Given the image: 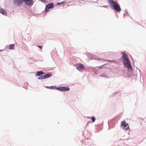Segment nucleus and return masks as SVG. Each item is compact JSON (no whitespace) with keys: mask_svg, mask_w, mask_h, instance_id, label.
<instances>
[{"mask_svg":"<svg viewBox=\"0 0 146 146\" xmlns=\"http://www.w3.org/2000/svg\"><path fill=\"white\" fill-rule=\"evenodd\" d=\"M121 53L122 55L121 58L119 59V60H121V58L122 59L124 67H126L127 68L128 72V73L130 74V75H128V73H127V76L128 78H131L132 80H133V79L135 80V79H137V76L136 75L137 74L135 73L134 75H132V74L133 73L132 68L130 61L128 58L125 52H121Z\"/></svg>","mask_w":146,"mask_h":146,"instance_id":"obj_1","label":"nucleus"},{"mask_svg":"<svg viewBox=\"0 0 146 146\" xmlns=\"http://www.w3.org/2000/svg\"><path fill=\"white\" fill-rule=\"evenodd\" d=\"M108 1L110 6L113 7L114 9H121L118 4L114 0H108Z\"/></svg>","mask_w":146,"mask_h":146,"instance_id":"obj_2","label":"nucleus"},{"mask_svg":"<svg viewBox=\"0 0 146 146\" xmlns=\"http://www.w3.org/2000/svg\"><path fill=\"white\" fill-rule=\"evenodd\" d=\"M121 125L123 129L125 130L126 131L127 130L129 131L127 132V133L129 134L130 129L128 123H126L125 121L124 120L121 122Z\"/></svg>","mask_w":146,"mask_h":146,"instance_id":"obj_3","label":"nucleus"},{"mask_svg":"<svg viewBox=\"0 0 146 146\" xmlns=\"http://www.w3.org/2000/svg\"><path fill=\"white\" fill-rule=\"evenodd\" d=\"M74 66L76 67V69L79 71L84 70L85 69L84 65L80 63H78L75 64Z\"/></svg>","mask_w":146,"mask_h":146,"instance_id":"obj_4","label":"nucleus"},{"mask_svg":"<svg viewBox=\"0 0 146 146\" xmlns=\"http://www.w3.org/2000/svg\"><path fill=\"white\" fill-rule=\"evenodd\" d=\"M32 10H24V11L22 12V14L27 17L28 18H29L33 14Z\"/></svg>","mask_w":146,"mask_h":146,"instance_id":"obj_5","label":"nucleus"},{"mask_svg":"<svg viewBox=\"0 0 146 146\" xmlns=\"http://www.w3.org/2000/svg\"><path fill=\"white\" fill-rule=\"evenodd\" d=\"M10 12L8 11L7 12L5 10H0V13L4 15L7 16H11V15L13 14L12 12H13V10H10Z\"/></svg>","mask_w":146,"mask_h":146,"instance_id":"obj_6","label":"nucleus"},{"mask_svg":"<svg viewBox=\"0 0 146 146\" xmlns=\"http://www.w3.org/2000/svg\"><path fill=\"white\" fill-rule=\"evenodd\" d=\"M70 89L68 87L60 86L57 87V90L60 91H68Z\"/></svg>","mask_w":146,"mask_h":146,"instance_id":"obj_7","label":"nucleus"},{"mask_svg":"<svg viewBox=\"0 0 146 146\" xmlns=\"http://www.w3.org/2000/svg\"><path fill=\"white\" fill-rule=\"evenodd\" d=\"M23 0H13L14 4L16 6L20 5L23 3Z\"/></svg>","mask_w":146,"mask_h":146,"instance_id":"obj_8","label":"nucleus"},{"mask_svg":"<svg viewBox=\"0 0 146 146\" xmlns=\"http://www.w3.org/2000/svg\"><path fill=\"white\" fill-rule=\"evenodd\" d=\"M88 56L90 57L91 59H96V60H102L103 59V58H97L96 57V56L95 55H92L90 53H89V54Z\"/></svg>","mask_w":146,"mask_h":146,"instance_id":"obj_9","label":"nucleus"},{"mask_svg":"<svg viewBox=\"0 0 146 146\" xmlns=\"http://www.w3.org/2000/svg\"><path fill=\"white\" fill-rule=\"evenodd\" d=\"M45 74V73L42 71H37L36 72L35 75L37 76H40Z\"/></svg>","mask_w":146,"mask_h":146,"instance_id":"obj_10","label":"nucleus"},{"mask_svg":"<svg viewBox=\"0 0 146 146\" xmlns=\"http://www.w3.org/2000/svg\"><path fill=\"white\" fill-rule=\"evenodd\" d=\"M54 8V4L51 3L46 5V7L45 9H52Z\"/></svg>","mask_w":146,"mask_h":146,"instance_id":"obj_11","label":"nucleus"},{"mask_svg":"<svg viewBox=\"0 0 146 146\" xmlns=\"http://www.w3.org/2000/svg\"><path fill=\"white\" fill-rule=\"evenodd\" d=\"M91 70L94 72V73L96 75H98V73L100 72L99 70L98 69H96L95 67H94L91 68Z\"/></svg>","mask_w":146,"mask_h":146,"instance_id":"obj_12","label":"nucleus"},{"mask_svg":"<svg viewBox=\"0 0 146 146\" xmlns=\"http://www.w3.org/2000/svg\"><path fill=\"white\" fill-rule=\"evenodd\" d=\"M52 75L51 72H48L44 75L45 79L51 77Z\"/></svg>","mask_w":146,"mask_h":146,"instance_id":"obj_13","label":"nucleus"},{"mask_svg":"<svg viewBox=\"0 0 146 146\" xmlns=\"http://www.w3.org/2000/svg\"><path fill=\"white\" fill-rule=\"evenodd\" d=\"M25 2L26 5H32V0H23Z\"/></svg>","mask_w":146,"mask_h":146,"instance_id":"obj_14","label":"nucleus"},{"mask_svg":"<svg viewBox=\"0 0 146 146\" xmlns=\"http://www.w3.org/2000/svg\"><path fill=\"white\" fill-rule=\"evenodd\" d=\"M44 87L46 88H47L48 89H56L57 90V87L56 86H44Z\"/></svg>","mask_w":146,"mask_h":146,"instance_id":"obj_15","label":"nucleus"},{"mask_svg":"<svg viewBox=\"0 0 146 146\" xmlns=\"http://www.w3.org/2000/svg\"><path fill=\"white\" fill-rule=\"evenodd\" d=\"M82 146H91L89 143H87L86 141H83L82 143Z\"/></svg>","mask_w":146,"mask_h":146,"instance_id":"obj_16","label":"nucleus"},{"mask_svg":"<svg viewBox=\"0 0 146 146\" xmlns=\"http://www.w3.org/2000/svg\"><path fill=\"white\" fill-rule=\"evenodd\" d=\"M15 46L14 44H12L9 45L8 49L9 50H13Z\"/></svg>","mask_w":146,"mask_h":146,"instance_id":"obj_17","label":"nucleus"},{"mask_svg":"<svg viewBox=\"0 0 146 146\" xmlns=\"http://www.w3.org/2000/svg\"><path fill=\"white\" fill-rule=\"evenodd\" d=\"M87 118H91V120L92 121V122H91L92 123L94 122L96 119L95 117L94 116L88 117H87Z\"/></svg>","mask_w":146,"mask_h":146,"instance_id":"obj_18","label":"nucleus"},{"mask_svg":"<svg viewBox=\"0 0 146 146\" xmlns=\"http://www.w3.org/2000/svg\"><path fill=\"white\" fill-rule=\"evenodd\" d=\"M101 77H105L108 78V76L107 74L105 73H103L99 75Z\"/></svg>","mask_w":146,"mask_h":146,"instance_id":"obj_19","label":"nucleus"},{"mask_svg":"<svg viewBox=\"0 0 146 146\" xmlns=\"http://www.w3.org/2000/svg\"><path fill=\"white\" fill-rule=\"evenodd\" d=\"M49 11V10H44V11H42V13H41V15L42 14L43 15H46L47 13Z\"/></svg>","mask_w":146,"mask_h":146,"instance_id":"obj_20","label":"nucleus"},{"mask_svg":"<svg viewBox=\"0 0 146 146\" xmlns=\"http://www.w3.org/2000/svg\"><path fill=\"white\" fill-rule=\"evenodd\" d=\"M28 83L27 82H25L24 83L23 87L25 88H26L28 86Z\"/></svg>","mask_w":146,"mask_h":146,"instance_id":"obj_21","label":"nucleus"},{"mask_svg":"<svg viewBox=\"0 0 146 146\" xmlns=\"http://www.w3.org/2000/svg\"><path fill=\"white\" fill-rule=\"evenodd\" d=\"M38 79L39 80H42L45 79L44 75H42L38 78Z\"/></svg>","mask_w":146,"mask_h":146,"instance_id":"obj_22","label":"nucleus"},{"mask_svg":"<svg viewBox=\"0 0 146 146\" xmlns=\"http://www.w3.org/2000/svg\"><path fill=\"white\" fill-rule=\"evenodd\" d=\"M121 10H113V12L115 13L117 12H119Z\"/></svg>","mask_w":146,"mask_h":146,"instance_id":"obj_23","label":"nucleus"},{"mask_svg":"<svg viewBox=\"0 0 146 146\" xmlns=\"http://www.w3.org/2000/svg\"><path fill=\"white\" fill-rule=\"evenodd\" d=\"M103 64L102 65H101V66H96V68H99L100 69H101V67L102 66L105 65V64Z\"/></svg>","mask_w":146,"mask_h":146,"instance_id":"obj_24","label":"nucleus"},{"mask_svg":"<svg viewBox=\"0 0 146 146\" xmlns=\"http://www.w3.org/2000/svg\"><path fill=\"white\" fill-rule=\"evenodd\" d=\"M37 46L40 49H42V47H43L42 45H37Z\"/></svg>","mask_w":146,"mask_h":146,"instance_id":"obj_25","label":"nucleus"},{"mask_svg":"<svg viewBox=\"0 0 146 146\" xmlns=\"http://www.w3.org/2000/svg\"><path fill=\"white\" fill-rule=\"evenodd\" d=\"M64 1H62V2H60V3H57V4L58 5H60V4H63L64 3Z\"/></svg>","mask_w":146,"mask_h":146,"instance_id":"obj_26","label":"nucleus"},{"mask_svg":"<svg viewBox=\"0 0 146 146\" xmlns=\"http://www.w3.org/2000/svg\"><path fill=\"white\" fill-rule=\"evenodd\" d=\"M92 123V122L90 121H88L87 123L86 126H88V125H89V123Z\"/></svg>","mask_w":146,"mask_h":146,"instance_id":"obj_27","label":"nucleus"},{"mask_svg":"<svg viewBox=\"0 0 146 146\" xmlns=\"http://www.w3.org/2000/svg\"><path fill=\"white\" fill-rule=\"evenodd\" d=\"M41 1L43 3H45V1H46V0H41Z\"/></svg>","mask_w":146,"mask_h":146,"instance_id":"obj_28","label":"nucleus"},{"mask_svg":"<svg viewBox=\"0 0 146 146\" xmlns=\"http://www.w3.org/2000/svg\"><path fill=\"white\" fill-rule=\"evenodd\" d=\"M117 92H114V93H113V95H116V94H117Z\"/></svg>","mask_w":146,"mask_h":146,"instance_id":"obj_29","label":"nucleus"},{"mask_svg":"<svg viewBox=\"0 0 146 146\" xmlns=\"http://www.w3.org/2000/svg\"><path fill=\"white\" fill-rule=\"evenodd\" d=\"M119 115H118V116H116V117H115V118L114 119V120H115V119H116V118H117V117H119Z\"/></svg>","mask_w":146,"mask_h":146,"instance_id":"obj_30","label":"nucleus"},{"mask_svg":"<svg viewBox=\"0 0 146 146\" xmlns=\"http://www.w3.org/2000/svg\"><path fill=\"white\" fill-rule=\"evenodd\" d=\"M131 56V58L133 62H134L133 61V58L131 56Z\"/></svg>","mask_w":146,"mask_h":146,"instance_id":"obj_31","label":"nucleus"},{"mask_svg":"<svg viewBox=\"0 0 146 146\" xmlns=\"http://www.w3.org/2000/svg\"><path fill=\"white\" fill-rule=\"evenodd\" d=\"M127 10H125V12H126L125 13H127V14H128V12L127 11Z\"/></svg>","mask_w":146,"mask_h":146,"instance_id":"obj_32","label":"nucleus"},{"mask_svg":"<svg viewBox=\"0 0 146 146\" xmlns=\"http://www.w3.org/2000/svg\"><path fill=\"white\" fill-rule=\"evenodd\" d=\"M108 61H110V62H111L112 61L111 60H108Z\"/></svg>","mask_w":146,"mask_h":146,"instance_id":"obj_33","label":"nucleus"},{"mask_svg":"<svg viewBox=\"0 0 146 146\" xmlns=\"http://www.w3.org/2000/svg\"><path fill=\"white\" fill-rule=\"evenodd\" d=\"M125 15V13H124L123 14V15L124 16Z\"/></svg>","mask_w":146,"mask_h":146,"instance_id":"obj_34","label":"nucleus"},{"mask_svg":"<svg viewBox=\"0 0 146 146\" xmlns=\"http://www.w3.org/2000/svg\"><path fill=\"white\" fill-rule=\"evenodd\" d=\"M3 50H0V52L2 51Z\"/></svg>","mask_w":146,"mask_h":146,"instance_id":"obj_35","label":"nucleus"},{"mask_svg":"<svg viewBox=\"0 0 146 146\" xmlns=\"http://www.w3.org/2000/svg\"><path fill=\"white\" fill-rule=\"evenodd\" d=\"M110 127H109V128H108V129H109H109H110Z\"/></svg>","mask_w":146,"mask_h":146,"instance_id":"obj_36","label":"nucleus"},{"mask_svg":"<svg viewBox=\"0 0 146 146\" xmlns=\"http://www.w3.org/2000/svg\"><path fill=\"white\" fill-rule=\"evenodd\" d=\"M108 123H109V122H108ZM108 124L109 125V123H108Z\"/></svg>","mask_w":146,"mask_h":146,"instance_id":"obj_37","label":"nucleus"}]
</instances>
